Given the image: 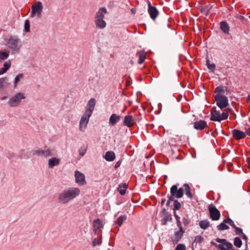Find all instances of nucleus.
I'll return each mask as SVG.
<instances>
[{
    "label": "nucleus",
    "mask_w": 250,
    "mask_h": 250,
    "mask_svg": "<svg viewBox=\"0 0 250 250\" xmlns=\"http://www.w3.org/2000/svg\"><path fill=\"white\" fill-rule=\"evenodd\" d=\"M43 6L40 1H37L32 5V11L30 16L33 18L37 15L38 18H40L41 16Z\"/></svg>",
    "instance_id": "7"
},
{
    "label": "nucleus",
    "mask_w": 250,
    "mask_h": 250,
    "mask_svg": "<svg viewBox=\"0 0 250 250\" xmlns=\"http://www.w3.org/2000/svg\"><path fill=\"white\" fill-rule=\"evenodd\" d=\"M176 198L175 196H173L171 194L170 196L168 197V200L170 201H175L174 198Z\"/></svg>",
    "instance_id": "56"
},
{
    "label": "nucleus",
    "mask_w": 250,
    "mask_h": 250,
    "mask_svg": "<svg viewBox=\"0 0 250 250\" xmlns=\"http://www.w3.org/2000/svg\"><path fill=\"white\" fill-rule=\"evenodd\" d=\"M148 13H149L151 19L153 20H155L158 16L159 11L155 6H152L149 1H148Z\"/></svg>",
    "instance_id": "13"
},
{
    "label": "nucleus",
    "mask_w": 250,
    "mask_h": 250,
    "mask_svg": "<svg viewBox=\"0 0 250 250\" xmlns=\"http://www.w3.org/2000/svg\"><path fill=\"white\" fill-rule=\"evenodd\" d=\"M181 204L177 200L174 201V209L179 210L181 208Z\"/></svg>",
    "instance_id": "42"
},
{
    "label": "nucleus",
    "mask_w": 250,
    "mask_h": 250,
    "mask_svg": "<svg viewBox=\"0 0 250 250\" xmlns=\"http://www.w3.org/2000/svg\"><path fill=\"white\" fill-rule=\"evenodd\" d=\"M81 194L79 188L69 187L65 188L58 195V201L62 204H67L69 202L78 197Z\"/></svg>",
    "instance_id": "1"
},
{
    "label": "nucleus",
    "mask_w": 250,
    "mask_h": 250,
    "mask_svg": "<svg viewBox=\"0 0 250 250\" xmlns=\"http://www.w3.org/2000/svg\"><path fill=\"white\" fill-rule=\"evenodd\" d=\"M220 28L224 33L229 34V27L226 21H223L221 22Z\"/></svg>",
    "instance_id": "27"
},
{
    "label": "nucleus",
    "mask_w": 250,
    "mask_h": 250,
    "mask_svg": "<svg viewBox=\"0 0 250 250\" xmlns=\"http://www.w3.org/2000/svg\"><path fill=\"white\" fill-rule=\"evenodd\" d=\"M225 223H224L223 222V223H222L220 225H218L217 227V229L219 230H224L228 229H229V227Z\"/></svg>",
    "instance_id": "39"
},
{
    "label": "nucleus",
    "mask_w": 250,
    "mask_h": 250,
    "mask_svg": "<svg viewBox=\"0 0 250 250\" xmlns=\"http://www.w3.org/2000/svg\"><path fill=\"white\" fill-rule=\"evenodd\" d=\"M23 78V75L21 73L18 74L15 78L14 82V87L16 88L18 83Z\"/></svg>",
    "instance_id": "37"
},
{
    "label": "nucleus",
    "mask_w": 250,
    "mask_h": 250,
    "mask_svg": "<svg viewBox=\"0 0 250 250\" xmlns=\"http://www.w3.org/2000/svg\"><path fill=\"white\" fill-rule=\"evenodd\" d=\"M10 51L8 50L0 51V62L6 60L9 56Z\"/></svg>",
    "instance_id": "28"
},
{
    "label": "nucleus",
    "mask_w": 250,
    "mask_h": 250,
    "mask_svg": "<svg viewBox=\"0 0 250 250\" xmlns=\"http://www.w3.org/2000/svg\"><path fill=\"white\" fill-rule=\"evenodd\" d=\"M177 221V225L178 227L179 228V230H183V228L181 225V223L180 220H178Z\"/></svg>",
    "instance_id": "52"
},
{
    "label": "nucleus",
    "mask_w": 250,
    "mask_h": 250,
    "mask_svg": "<svg viewBox=\"0 0 250 250\" xmlns=\"http://www.w3.org/2000/svg\"><path fill=\"white\" fill-rule=\"evenodd\" d=\"M226 91L225 88L223 86H219L215 89V95H224Z\"/></svg>",
    "instance_id": "34"
},
{
    "label": "nucleus",
    "mask_w": 250,
    "mask_h": 250,
    "mask_svg": "<svg viewBox=\"0 0 250 250\" xmlns=\"http://www.w3.org/2000/svg\"><path fill=\"white\" fill-rule=\"evenodd\" d=\"M126 218L127 217L125 215L120 216L115 222L114 224L116 225V227H117V226H121L123 223L126 220Z\"/></svg>",
    "instance_id": "32"
},
{
    "label": "nucleus",
    "mask_w": 250,
    "mask_h": 250,
    "mask_svg": "<svg viewBox=\"0 0 250 250\" xmlns=\"http://www.w3.org/2000/svg\"><path fill=\"white\" fill-rule=\"evenodd\" d=\"M131 11H132V13H134H134H135V10L134 9H131Z\"/></svg>",
    "instance_id": "64"
},
{
    "label": "nucleus",
    "mask_w": 250,
    "mask_h": 250,
    "mask_svg": "<svg viewBox=\"0 0 250 250\" xmlns=\"http://www.w3.org/2000/svg\"><path fill=\"white\" fill-rule=\"evenodd\" d=\"M133 119L134 120V123H135V121L139 122L142 119V117H141V114H139L135 115L134 116V117H133Z\"/></svg>",
    "instance_id": "48"
},
{
    "label": "nucleus",
    "mask_w": 250,
    "mask_h": 250,
    "mask_svg": "<svg viewBox=\"0 0 250 250\" xmlns=\"http://www.w3.org/2000/svg\"><path fill=\"white\" fill-rule=\"evenodd\" d=\"M24 29L25 31H30V22L29 20H26L24 23Z\"/></svg>",
    "instance_id": "43"
},
{
    "label": "nucleus",
    "mask_w": 250,
    "mask_h": 250,
    "mask_svg": "<svg viewBox=\"0 0 250 250\" xmlns=\"http://www.w3.org/2000/svg\"><path fill=\"white\" fill-rule=\"evenodd\" d=\"M245 133L246 135H248L250 137V126H249V127L246 129Z\"/></svg>",
    "instance_id": "54"
},
{
    "label": "nucleus",
    "mask_w": 250,
    "mask_h": 250,
    "mask_svg": "<svg viewBox=\"0 0 250 250\" xmlns=\"http://www.w3.org/2000/svg\"><path fill=\"white\" fill-rule=\"evenodd\" d=\"M224 222L229 224L230 226L232 227L233 228H234L236 227V226L234 224V223L232 221V220H231V219H230L229 218L224 219Z\"/></svg>",
    "instance_id": "41"
},
{
    "label": "nucleus",
    "mask_w": 250,
    "mask_h": 250,
    "mask_svg": "<svg viewBox=\"0 0 250 250\" xmlns=\"http://www.w3.org/2000/svg\"><path fill=\"white\" fill-rule=\"evenodd\" d=\"M247 101L250 103V95H249L247 97Z\"/></svg>",
    "instance_id": "60"
},
{
    "label": "nucleus",
    "mask_w": 250,
    "mask_h": 250,
    "mask_svg": "<svg viewBox=\"0 0 250 250\" xmlns=\"http://www.w3.org/2000/svg\"><path fill=\"white\" fill-rule=\"evenodd\" d=\"M127 188V185L126 184H122L119 186L117 190L121 195H124L126 193Z\"/></svg>",
    "instance_id": "33"
},
{
    "label": "nucleus",
    "mask_w": 250,
    "mask_h": 250,
    "mask_svg": "<svg viewBox=\"0 0 250 250\" xmlns=\"http://www.w3.org/2000/svg\"><path fill=\"white\" fill-rule=\"evenodd\" d=\"M207 65L208 69L210 70L212 72H214L216 65L214 63H210V61L208 59H207L206 60Z\"/></svg>",
    "instance_id": "38"
},
{
    "label": "nucleus",
    "mask_w": 250,
    "mask_h": 250,
    "mask_svg": "<svg viewBox=\"0 0 250 250\" xmlns=\"http://www.w3.org/2000/svg\"><path fill=\"white\" fill-rule=\"evenodd\" d=\"M190 221L187 217H184L183 219V223L185 226H187L189 224Z\"/></svg>",
    "instance_id": "49"
},
{
    "label": "nucleus",
    "mask_w": 250,
    "mask_h": 250,
    "mask_svg": "<svg viewBox=\"0 0 250 250\" xmlns=\"http://www.w3.org/2000/svg\"><path fill=\"white\" fill-rule=\"evenodd\" d=\"M214 99L217 105L221 109L226 108L229 105L228 99L225 95H215Z\"/></svg>",
    "instance_id": "8"
},
{
    "label": "nucleus",
    "mask_w": 250,
    "mask_h": 250,
    "mask_svg": "<svg viewBox=\"0 0 250 250\" xmlns=\"http://www.w3.org/2000/svg\"><path fill=\"white\" fill-rule=\"evenodd\" d=\"M232 134L233 137L237 140L244 138L246 136L245 132L236 129L232 130Z\"/></svg>",
    "instance_id": "18"
},
{
    "label": "nucleus",
    "mask_w": 250,
    "mask_h": 250,
    "mask_svg": "<svg viewBox=\"0 0 250 250\" xmlns=\"http://www.w3.org/2000/svg\"><path fill=\"white\" fill-rule=\"evenodd\" d=\"M165 201H166L165 199H162L161 200V204L163 205L165 203Z\"/></svg>",
    "instance_id": "61"
},
{
    "label": "nucleus",
    "mask_w": 250,
    "mask_h": 250,
    "mask_svg": "<svg viewBox=\"0 0 250 250\" xmlns=\"http://www.w3.org/2000/svg\"><path fill=\"white\" fill-rule=\"evenodd\" d=\"M121 117L116 114H112L109 119V124L112 126L115 125L120 120Z\"/></svg>",
    "instance_id": "23"
},
{
    "label": "nucleus",
    "mask_w": 250,
    "mask_h": 250,
    "mask_svg": "<svg viewBox=\"0 0 250 250\" xmlns=\"http://www.w3.org/2000/svg\"><path fill=\"white\" fill-rule=\"evenodd\" d=\"M234 245L237 248H240L242 245V242L239 237H236L234 240Z\"/></svg>",
    "instance_id": "40"
},
{
    "label": "nucleus",
    "mask_w": 250,
    "mask_h": 250,
    "mask_svg": "<svg viewBox=\"0 0 250 250\" xmlns=\"http://www.w3.org/2000/svg\"><path fill=\"white\" fill-rule=\"evenodd\" d=\"M183 190L185 192L186 194L187 195L188 197H189L190 199H192L193 197V195L190 192V188L188 184H185L183 185Z\"/></svg>",
    "instance_id": "30"
},
{
    "label": "nucleus",
    "mask_w": 250,
    "mask_h": 250,
    "mask_svg": "<svg viewBox=\"0 0 250 250\" xmlns=\"http://www.w3.org/2000/svg\"><path fill=\"white\" fill-rule=\"evenodd\" d=\"M121 162L120 161H118L117 162L116 164H115V168H117L118 167H119L121 165Z\"/></svg>",
    "instance_id": "57"
},
{
    "label": "nucleus",
    "mask_w": 250,
    "mask_h": 250,
    "mask_svg": "<svg viewBox=\"0 0 250 250\" xmlns=\"http://www.w3.org/2000/svg\"><path fill=\"white\" fill-rule=\"evenodd\" d=\"M86 151V150L85 149H83V150H80L79 154L81 156H83L85 154Z\"/></svg>",
    "instance_id": "51"
},
{
    "label": "nucleus",
    "mask_w": 250,
    "mask_h": 250,
    "mask_svg": "<svg viewBox=\"0 0 250 250\" xmlns=\"http://www.w3.org/2000/svg\"><path fill=\"white\" fill-rule=\"evenodd\" d=\"M193 127L198 130H202L208 126L207 123L204 120H199L193 123Z\"/></svg>",
    "instance_id": "16"
},
{
    "label": "nucleus",
    "mask_w": 250,
    "mask_h": 250,
    "mask_svg": "<svg viewBox=\"0 0 250 250\" xmlns=\"http://www.w3.org/2000/svg\"><path fill=\"white\" fill-rule=\"evenodd\" d=\"M174 216L176 221L180 220V217L174 212Z\"/></svg>",
    "instance_id": "59"
},
{
    "label": "nucleus",
    "mask_w": 250,
    "mask_h": 250,
    "mask_svg": "<svg viewBox=\"0 0 250 250\" xmlns=\"http://www.w3.org/2000/svg\"><path fill=\"white\" fill-rule=\"evenodd\" d=\"M11 61L10 60H8V61H6L4 63L3 67L8 70L11 67Z\"/></svg>",
    "instance_id": "45"
},
{
    "label": "nucleus",
    "mask_w": 250,
    "mask_h": 250,
    "mask_svg": "<svg viewBox=\"0 0 250 250\" xmlns=\"http://www.w3.org/2000/svg\"><path fill=\"white\" fill-rule=\"evenodd\" d=\"M135 124L133 117L131 115H126L125 117L124 125L128 127H132Z\"/></svg>",
    "instance_id": "19"
},
{
    "label": "nucleus",
    "mask_w": 250,
    "mask_h": 250,
    "mask_svg": "<svg viewBox=\"0 0 250 250\" xmlns=\"http://www.w3.org/2000/svg\"><path fill=\"white\" fill-rule=\"evenodd\" d=\"M210 217L212 220H218L220 217V213L218 209L213 206L209 208Z\"/></svg>",
    "instance_id": "12"
},
{
    "label": "nucleus",
    "mask_w": 250,
    "mask_h": 250,
    "mask_svg": "<svg viewBox=\"0 0 250 250\" xmlns=\"http://www.w3.org/2000/svg\"><path fill=\"white\" fill-rule=\"evenodd\" d=\"M162 211H163V213H165V214L166 213H167V212H166V209L165 208H164V209H163Z\"/></svg>",
    "instance_id": "63"
},
{
    "label": "nucleus",
    "mask_w": 250,
    "mask_h": 250,
    "mask_svg": "<svg viewBox=\"0 0 250 250\" xmlns=\"http://www.w3.org/2000/svg\"><path fill=\"white\" fill-rule=\"evenodd\" d=\"M210 120L213 121H221L220 111L216 110L215 107H213L211 110Z\"/></svg>",
    "instance_id": "17"
},
{
    "label": "nucleus",
    "mask_w": 250,
    "mask_h": 250,
    "mask_svg": "<svg viewBox=\"0 0 250 250\" xmlns=\"http://www.w3.org/2000/svg\"><path fill=\"white\" fill-rule=\"evenodd\" d=\"M186 248L184 244H179L176 246L175 250H186Z\"/></svg>",
    "instance_id": "44"
},
{
    "label": "nucleus",
    "mask_w": 250,
    "mask_h": 250,
    "mask_svg": "<svg viewBox=\"0 0 250 250\" xmlns=\"http://www.w3.org/2000/svg\"><path fill=\"white\" fill-rule=\"evenodd\" d=\"M204 240L203 237L201 235H198L196 236L194 238V241L192 243V248H194V247H197V245L198 243H201Z\"/></svg>",
    "instance_id": "31"
},
{
    "label": "nucleus",
    "mask_w": 250,
    "mask_h": 250,
    "mask_svg": "<svg viewBox=\"0 0 250 250\" xmlns=\"http://www.w3.org/2000/svg\"><path fill=\"white\" fill-rule=\"evenodd\" d=\"M213 5H206L204 6H202L200 8V11L201 13L204 14L206 16L208 15L210 11V10L212 8Z\"/></svg>",
    "instance_id": "29"
},
{
    "label": "nucleus",
    "mask_w": 250,
    "mask_h": 250,
    "mask_svg": "<svg viewBox=\"0 0 250 250\" xmlns=\"http://www.w3.org/2000/svg\"><path fill=\"white\" fill-rule=\"evenodd\" d=\"M91 115L84 113L82 116L79 125V128L80 131H83L87 127V125L89 122V118Z\"/></svg>",
    "instance_id": "9"
},
{
    "label": "nucleus",
    "mask_w": 250,
    "mask_h": 250,
    "mask_svg": "<svg viewBox=\"0 0 250 250\" xmlns=\"http://www.w3.org/2000/svg\"><path fill=\"white\" fill-rule=\"evenodd\" d=\"M34 154L43 156L44 157H47L49 156H51L53 155V150L50 148L45 147L44 149H40L36 150L34 153Z\"/></svg>",
    "instance_id": "10"
},
{
    "label": "nucleus",
    "mask_w": 250,
    "mask_h": 250,
    "mask_svg": "<svg viewBox=\"0 0 250 250\" xmlns=\"http://www.w3.org/2000/svg\"><path fill=\"white\" fill-rule=\"evenodd\" d=\"M106 13H107V11L105 7L100 8L96 12L94 22L97 28L104 29L106 27V23L104 20V18Z\"/></svg>",
    "instance_id": "3"
},
{
    "label": "nucleus",
    "mask_w": 250,
    "mask_h": 250,
    "mask_svg": "<svg viewBox=\"0 0 250 250\" xmlns=\"http://www.w3.org/2000/svg\"><path fill=\"white\" fill-rule=\"evenodd\" d=\"M234 229L235 230V231L236 235H240L243 233V230L242 229L237 227L236 226L234 228Z\"/></svg>",
    "instance_id": "46"
},
{
    "label": "nucleus",
    "mask_w": 250,
    "mask_h": 250,
    "mask_svg": "<svg viewBox=\"0 0 250 250\" xmlns=\"http://www.w3.org/2000/svg\"><path fill=\"white\" fill-rule=\"evenodd\" d=\"M96 101L95 99H90L86 105V110L85 113H87L90 115H92L93 111L94 109L95 106L96 105Z\"/></svg>",
    "instance_id": "15"
},
{
    "label": "nucleus",
    "mask_w": 250,
    "mask_h": 250,
    "mask_svg": "<svg viewBox=\"0 0 250 250\" xmlns=\"http://www.w3.org/2000/svg\"><path fill=\"white\" fill-rule=\"evenodd\" d=\"M104 158L107 161H113L115 159V154L112 151H107L106 152Z\"/></svg>",
    "instance_id": "26"
},
{
    "label": "nucleus",
    "mask_w": 250,
    "mask_h": 250,
    "mask_svg": "<svg viewBox=\"0 0 250 250\" xmlns=\"http://www.w3.org/2000/svg\"><path fill=\"white\" fill-rule=\"evenodd\" d=\"M199 226L202 229H206L210 226V223L207 220H202L199 222Z\"/></svg>",
    "instance_id": "36"
},
{
    "label": "nucleus",
    "mask_w": 250,
    "mask_h": 250,
    "mask_svg": "<svg viewBox=\"0 0 250 250\" xmlns=\"http://www.w3.org/2000/svg\"><path fill=\"white\" fill-rule=\"evenodd\" d=\"M100 243V241L97 239L95 238L92 242V245L93 247H95L98 245Z\"/></svg>",
    "instance_id": "50"
},
{
    "label": "nucleus",
    "mask_w": 250,
    "mask_h": 250,
    "mask_svg": "<svg viewBox=\"0 0 250 250\" xmlns=\"http://www.w3.org/2000/svg\"><path fill=\"white\" fill-rule=\"evenodd\" d=\"M241 236H242V239H243L244 240H245L246 242H247V240H248V238L246 236V235L243 233V234H241Z\"/></svg>",
    "instance_id": "55"
},
{
    "label": "nucleus",
    "mask_w": 250,
    "mask_h": 250,
    "mask_svg": "<svg viewBox=\"0 0 250 250\" xmlns=\"http://www.w3.org/2000/svg\"><path fill=\"white\" fill-rule=\"evenodd\" d=\"M184 190L183 188H180L178 189L177 186L176 185H173L170 188V194L173 196H175L177 198H180L183 196Z\"/></svg>",
    "instance_id": "14"
},
{
    "label": "nucleus",
    "mask_w": 250,
    "mask_h": 250,
    "mask_svg": "<svg viewBox=\"0 0 250 250\" xmlns=\"http://www.w3.org/2000/svg\"><path fill=\"white\" fill-rule=\"evenodd\" d=\"M215 241L221 244H217L213 241H211L210 243L211 245L217 248L218 250H224V246H225L228 249H231L233 248L232 244L231 243L228 242L225 239L217 238L215 239Z\"/></svg>",
    "instance_id": "6"
},
{
    "label": "nucleus",
    "mask_w": 250,
    "mask_h": 250,
    "mask_svg": "<svg viewBox=\"0 0 250 250\" xmlns=\"http://www.w3.org/2000/svg\"><path fill=\"white\" fill-rule=\"evenodd\" d=\"M75 182L80 186H83L86 184L84 175L78 170L75 172Z\"/></svg>",
    "instance_id": "11"
},
{
    "label": "nucleus",
    "mask_w": 250,
    "mask_h": 250,
    "mask_svg": "<svg viewBox=\"0 0 250 250\" xmlns=\"http://www.w3.org/2000/svg\"><path fill=\"white\" fill-rule=\"evenodd\" d=\"M7 45L11 50L12 54H18L21 49V42L18 37L11 36L7 40Z\"/></svg>",
    "instance_id": "2"
},
{
    "label": "nucleus",
    "mask_w": 250,
    "mask_h": 250,
    "mask_svg": "<svg viewBox=\"0 0 250 250\" xmlns=\"http://www.w3.org/2000/svg\"><path fill=\"white\" fill-rule=\"evenodd\" d=\"M10 85L9 79L7 77H4L0 78V91Z\"/></svg>",
    "instance_id": "20"
},
{
    "label": "nucleus",
    "mask_w": 250,
    "mask_h": 250,
    "mask_svg": "<svg viewBox=\"0 0 250 250\" xmlns=\"http://www.w3.org/2000/svg\"><path fill=\"white\" fill-rule=\"evenodd\" d=\"M247 161L248 165V168L250 169V157L247 158Z\"/></svg>",
    "instance_id": "58"
},
{
    "label": "nucleus",
    "mask_w": 250,
    "mask_h": 250,
    "mask_svg": "<svg viewBox=\"0 0 250 250\" xmlns=\"http://www.w3.org/2000/svg\"><path fill=\"white\" fill-rule=\"evenodd\" d=\"M93 230L95 233H97V231L98 229L103 227V222L99 219H97L93 221Z\"/></svg>",
    "instance_id": "22"
},
{
    "label": "nucleus",
    "mask_w": 250,
    "mask_h": 250,
    "mask_svg": "<svg viewBox=\"0 0 250 250\" xmlns=\"http://www.w3.org/2000/svg\"><path fill=\"white\" fill-rule=\"evenodd\" d=\"M228 116L229 114L228 112H223L221 115L220 114L221 121L227 119L228 117Z\"/></svg>",
    "instance_id": "47"
},
{
    "label": "nucleus",
    "mask_w": 250,
    "mask_h": 250,
    "mask_svg": "<svg viewBox=\"0 0 250 250\" xmlns=\"http://www.w3.org/2000/svg\"><path fill=\"white\" fill-rule=\"evenodd\" d=\"M60 163V159L56 157H53L48 160V167L53 168L54 167L58 166Z\"/></svg>",
    "instance_id": "24"
},
{
    "label": "nucleus",
    "mask_w": 250,
    "mask_h": 250,
    "mask_svg": "<svg viewBox=\"0 0 250 250\" xmlns=\"http://www.w3.org/2000/svg\"><path fill=\"white\" fill-rule=\"evenodd\" d=\"M170 201L169 200H168L166 203V206H168L170 205Z\"/></svg>",
    "instance_id": "62"
},
{
    "label": "nucleus",
    "mask_w": 250,
    "mask_h": 250,
    "mask_svg": "<svg viewBox=\"0 0 250 250\" xmlns=\"http://www.w3.org/2000/svg\"><path fill=\"white\" fill-rule=\"evenodd\" d=\"M25 98L24 93L17 92L9 99L8 104L10 107H17L21 104V101Z\"/></svg>",
    "instance_id": "4"
},
{
    "label": "nucleus",
    "mask_w": 250,
    "mask_h": 250,
    "mask_svg": "<svg viewBox=\"0 0 250 250\" xmlns=\"http://www.w3.org/2000/svg\"><path fill=\"white\" fill-rule=\"evenodd\" d=\"M184 232L183 230H179L174 233V236L171 237V240L174 243H177L181 239Z\"/></svg>",
    "instance_id": "21"
},
{
    "label": "nucleus",
    "mask_w": 250,
    "mask_h": 250,
    "mask_svg": "<svg viewBox=\"0 0 250 250\" xmlns=\"http://www.w3.org/2000/svg\"><path fill=\"white\" fill-rule=\"evenodd\" d=\"M215 241L221 244H217L213 241H211L210 243L211 245L217 248L218 250H224V246H225L228 249H231L233 248L232 244L231 243L228 242L225 239L217 238L215 239Z\"/></svg>",
    "instance_id": "5"
},
{
    "label": "nucleus",
    "mask_w": 250,
    "mask_h": 250,
    "mask_svg": "<svg viewBox=\"0 0 250 250\" xmlns=\"http://www.w3.org/2000/svg\"><path fill=\"white\" fill-rule=\"evenodd\" d=\"M7 71V70H6L5 68L4 67H2V68H0V75H2V74H3L4 73H5L6 71Z\"/></svg>",
    "instance_id": "53"
},
{
    "label": "nucleus",
    "mask_w": 250,
    "mask_h": 250,
    "mask_svg": "<svg viewBox=\"0 0 250 250\" xmlns=\"http://www.w3.org/2000/svg\"><path fill=\"white\" fill-rule=\"evenodd\" d=\"M171 220L172 218L170 215L167 213H166L161 220L162 224L163 225H166L167 224V222L168 221H171Z\"/></svg>",
    "instance_id": "35"
},
{
    "label": "nucleus",
    "mask_w": 250,
    "mask_h": 250,
    "mask_svg": "<svg viewBox=\"0 0 250 250\" xmlns=\"http://www.w3.org/2000/svg\"><path fill=\"white\" fill-rule=\"evenodd\" d=\"M137 56L139 57L138 63L140 64H142L146 59V53L144 50H140L137 53Z\"/></svg>",
    "instance_id": "25"
}]
</instances>
